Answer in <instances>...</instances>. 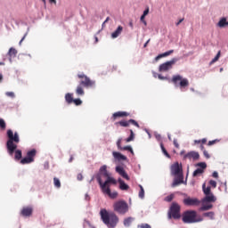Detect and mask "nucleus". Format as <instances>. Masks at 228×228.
I'll return each instance as SVG.
<instances>
[{
	"label": "nucleus",
	"instance_id": "1",
	"mask_svg": "<svg viewBox=\"0 0 228 228\" xmlns=\"http://www.w3.org/2000/svg\"><path fill=\"white\" fill-rule=\"evenodd\" d=\"M96 181L101 188L102 193L108 195L110 199H117L118 192L117 191L111 192L110 184H117L118 181L108 172V166L103 165L100 167L99 172L95 175Z\"/></svg>",
	"mask_w": 228,
	"mask_h": 228
},
{
	"label": "nucleus",
	"instance_id": "2",
	"mask_svg": "<svg viewBox=\"0 0 228 228\" xmlns=\"http://www.w3.org/2000/svg\"><path fill=\"white\" fill-rule=\"evenodd\" d=\"M7 142H6V148L8 154L10 156H13V152H15L14 159L19 161L22 159V151L17 150V143L20 142V137L19 136L18 132H14L12 129L7 130Z\"/></svg>",
	"mask_w": 228,
	"mask_h": 228
},
{
	"label": "nucleus",
	"instance_id": "3",
	"mask_svg": "<svg viewBox=\"0 0 228 228\" xmlns=\"http://www.w3.org/2000/svg\"><path fill=\"white\" fill-rule=\"evenodd\" d=\"M100 216L102 222L108 228H116L117 224H118V216L115 212H108L106 208H102L100 210Z\"/></svg>",
	"mask_w": 228,
	"mask_h": 228
},
{
	"label": "nucleus",
	"instance_id": "4",
	"mask_svg": "<svg viewBox=\"0 0 228 228\" xmlns=\"http://www.w3.org/2000/svg\"><path fill=\"white\" fill-rule=\"evenodd\" d=\"M182 222L183 224H199L204 222V217L197 215V211L195 210H186L182 215Z\"/></svg>",
	"mask_w": 228,
	"mask_h": 228
},
{
	"label": "nucleus",
	"instance_id": "5",
	"mask_svg": "<svg viewBox=\"0 0 228 228\" xmlns=\"http://www.w3.org/2000/svg\"><path fill=\"white\" fill-rule=\"evenodd\" d=\"M168 220H179L181 218V206L177 204V202H173L169 208L167 212Z\"/></svg>",
	"mask_w": 228,
	"mask_h": 228
},
{
	"label": "nucleus",
	"instance_id": "6",
	"mask_svg": "<svg viewBox=\"0 0 228 228\" xmlns=\"http://www.w3.org/2000/svg\"><path fill=\"white\" fill-rule=\"evenodd\" d=\"M113 210L118 215H126L129 211V205L126 200H121L113 204Z\"/></svg>",
	"mask_w": 228,
	"mask_h": 228
},
{
	"label": "nucleus",
	"instance_id": "7",
	"mask_svg": "<svg viewBox=\"0 0 228 228\" xmlns=\"http://www.w3.org/2000/svg\"><path fill=\"white\" fill-rule=\"evenodd\" d=\"M181 60V57H174L172 60L167 61L159 67V72H168V70H172L174 69V65L177 63Z\"/></svg>",
	"mask_w": 228,
	"mask_h": 228
},
{
	"label": "nucleus",
	"instance_id": "8",
	"mask_svg": "<svg viewBox=\"0 0 228 228\" xmlns=\"http://www.w3.org/2000/svg\"><path fill=\"white\" fill-rule=\"evenodd\" d=\"M171 83L174 84L175 86H180L182 92H183V88H186V86L190 85V82H188V79L183 78V76L181 75L173 76L171 79Z\"/></svg>",
	"mask_w": 228,
	"mask_h": 228
},
{
	"label": "nucleus",
	"instance_id": "9",
	"mask_svg": "<svg viewBox=\"0 0 228 228\" xmlns=\"http://www.w3.org/2000/svg\"><path fill=\"white\" fill-rule=\"evenodd\" d=\"M37 156V150L32 149L27 152V157L20 159L21 165H29L35 161V157Z\"/></svg>",
	"mask_w": 228,
	"mask_h": 228
},
{
	"label": "nucleus",
	"instance_id": "10",
	"mask_svg": "<svg viewBox=\"0 0 228 228\" xmlns=\"http://www.w3.org/2000/svg\"><path fill=\"white\" fill-rule=\"evenodd\" d=\"M171 175H175V176H184V175L183 174V164H180L179 162H175L174 163L171 167Z\"/></svg>",
	"mask_w": 228,
	"mask_h": 228
},
{
	"label": "nucleus",
	"instance_id": "11",
	"mask_svg": "<svg viewBox=\"0 0 228 228\" xmlns=\"http://www.w3.org/2000/svg\"><path fill=\"white\" fill-rule=\"evenodd\" d=\"M196 167H200L194 170L192 173V177H197L198 175H200V174H204V170L208 168V164H206V162H199L196 164Z\"/></svg>",
	"mask_w": 228,
	"mask_h": 228
},
{
	"label": "nucleus",
	"instance_id": "12",
	"mask_svg": "<svg viewBox=\"0 0 228 228\" xmlns=\"http://www.w3.org/2000/svg\"><path fill=\"white\" fill-rule=\"evenodd\" d=\"M184 206H200V200L197 198L187 197L183 200Z\"/></svg>",
	"mask_w": 228,
	"mask_h": 228
},
{
	"label": "nucleus",
	"instance_id": "13",
	"mask_svg": "<svg viewBox=\"0 0 228 228\" xmlns=\"http://www.w3.org/2000/svg\"><path fill=\"white\" fill-rule=\"evenodd\" d=\"M200 154H199V151H191L188 153L183 155V159H193V161H197V159H200Z\"/></svg>",
	"mask_w": 228,
	"mask_h": 228
},
{
	"label": "nucleus",
	"instance_id": "14",
	"mask_svg": "<svg viewBox=\"0 0 228 228\" xmlns=\"http://www.w3.org/2000/svg\"><path fill=\"white\" fill-rule=\"evenodd\" d=\"M116 172H117V174L121 175V177H123V179H126V181H129V179H131L129 177V175H127V173L126 172V169H124L121 166L116 167Z\"/></svg>",
	"mask_w": 228,
	"mask_h": 228
},
{
	"label": "nucleus",
	"instance_id": "15",
	"mask_svg": "<svg viewBox=\"0 0 228 228\" xmlns=\"http://www.w3.org/2000/svg\"><path fill=\"white\" fill-rule=\"evenodd\" d=\"M210 202H216L215 194H208L201 200V204H210Z\"/></svg>",
	"mask_w": 228,
	"mask_h": 228
},
{
	"label": "nucleus",
	"instance_id": "16",
	"mask_svg": "<svg viewBox=\"0 0 228 228\" xmlns=\"http://www.w3.org/2000/svg\"><path fill=\"white\" fill-rule=\"evenodd\" d=\"M179 184H186V180L184 182V176H175L171 186L172 188H175V186H179Z\"/></svg>",
	"mask_w": 228,
	"mask_h": 228
},
{
	"label": "nucleus",
	"instance_id": "17",
	"mask_svg": "<svg viewBox=\"0 0 228 228\" xmlns=\"http://www.w3.org/2000/svg\"><path fill=\"white\" fill-rule=\"evenodd\" d=\"M94 85L95 81L91 80L88 77H86L85 80L80 81V86H86V88H88L89 86H94Z\"/></svg>",
	"mask_w": 228,
	"mask_h": 228
},
{
	"label": "nucleus",
	"instance_id": "18",
	"mask_svg": "<svg viewBox=\"0 0 228 228\" xmlns=\"http://www.w3.org/2000/svg\"><path fill=\"white\" fill-rule=\"evenodd\" d=\"M112 155H113V158L118 161H127V157L125 155H122V153L118 151H113Z\"/></svg>",
	"mask_w": 228,
	"mask_h": 228
},
{
	"label": "nucleus",
	"instance_id": "19",
	"mask_svg": "<svg viewBox=\"0 0 228 228\" xmlns=\"http://www.w3.org/2000/svg\"><path fill=\"white\" fill-rule=\"evenodd\" d=\"M122 31H124V27L119 25L117 28V29L111 33V38H113V39L118 38V37H120V35H122Z\"/></svg>",
	"mask_w": 228,
	"mask_h": 228
},
{
	"label": "nucleus",
	"instance_id": "20",
	"mask_svg": "<svg viewBox=\"0 0 228 228\" xmlns=\"http://www.w3.org/2000/svg\"><path fill=\"white\" fill-rule=\"evenodd\" d=\"M31 215H33V208L26 207L22 208L21 210L22 216H31Z\"/></svg>",
	"mask_w": 228,
	"mask_h": 228
},
{
	"label": "nucleus",
	"instance_id": "21",
	"mask_svg": "<svg viewBox=\"0 0 228 228\" xmlns=\"http://www.w3.org/2000/svg\"><path fill=\"white\" fill-rule=\"evenodd\" d=\"M118 183H119V190H122V191H127V190H129V186L122 178H118Z\"/></svg>",
	"mask_w": 228,
	"mask_h": 228
},
{
	"label": "nucleus",
	"instance_id": "22",
	"mask_svg": "<svg viewBox=\"0 0 228 228\" xmlns=\"http://www.w3.org/2000/svg\"><path fill=\"white\" fill-rule=\"evenodd\" d=\"M118 117H129V112H126V111H118V112H115L112 115V119L113 120H117V118H118Z\"/></svg>",
	"mask_w": 228,
	"mask_h": 228
},
{
	"label": "nucleus",
	"instance_id": "23",
	"mask_svg": "<svg viewBox=\"0 0 228 228\" xmlns=\"http://www.w3.org/2000/svg\"><path fill=\"white\" fill-rule=\"evenodd\" d=\"M133 222H134V217H131V216L126 217L123 221V225L125 227H131V224H133Z\"/></svg>",
	"mask_w": 228,
	"mask_h": 228
},
{
	"label": "nucleus",
	"instance_id": "24",
	"mask_svg": "<svg viewBox=\"0 0 228 228\" xmlns=\"http://www.w3.org/2000/svg\"><path fill=\"white\" fill-rule=\"evenodd\" d=\"M74 94L71 93H67L65 94V101L68 104H72L74 102V97H72Z\"/></svg>",
	"mask_w": 228,
	"mask_h": 228
},
{
	"label": "nucleus",
	"instance_id": "25",
	"mask_svg": "<svg viewBox=\"0 0 228 228\" xmlns=\"http://www.w3.org/2000/svg\"><path fill=\"white\" fill-rule=\"evenodd\" d=\"M202 190H203L204 195H212L213 194V192H211V187H209V186L206 187V183L202 184Z\"/></svg>",
	"mask_w": 228,
	"mask_h": 228
},
{
	"label": "nucleus",
	"instance_id": "26",
	"mask_svg": "<svg viewBox=\"0 0 228 228\" xmlns=\"http://www.w3.org/2000/svg\"><path fill=\"white\" fill-rule=\"evenodd\" d=\"M209 209H213V204H202L200 208V211H209Z\"/></svg>",
	"mask_w": 228,
	"mask_h": 228
},
{
	"label": "nucleus",
	"instance_id": "27",
	"mask_svg": "<svg viewBox=\"0 0 228 228\" xmlns=\"http://www.w3.org/2000/svg\"><path fill=\"white\" fill-rule=\"evenodd\" d=\"M139 188H140V191H139V194H138V197L139 199H145V190L143 189V186H142V184H139Z\"/></svg>",
	"mask_w": 228,
	"mask_h": 228
},
{
	"label": "nucleus",
	"instance_id": "28",
	"mask_svg": "<svg viewBox=\"0 0 228 228\" xmlns=\"http://www.w3.org/2000/svg\"><path fill=\"white\" fill-rule=\"evenodd\" d=\"M217 26L219 28H225V26H227V18H222L218 23Z\"/></svg>",
	"mask_w": 228,
	"mask_h": 228
},
{
	"label": "nucleus",
	"instance_id": "29",
	"mask_svg": "<svg viewBox=\"0 0 228 228\" xmlns=\"http://www.w3.org/2000/svg\"><path fill=\"white\" fill-rule=\"evenodd\" d=\"M203 216L209 218L210 220H215V212L213 211L205 212L203 213Z\"/></svg>",
	"mask_w": 228,
	"mask_h": 228
},
{
	"label": "nucleus",
	"instance_id": "30",
	"mask_svg": "<svg viewBox=\"0 0 228 228\" xmlns=\"http://www.w3.org/2000/svg\"><path fill=\"white\" fill-rule=\"evenodd\" d=\"M129 120L126 121V120H121V121H118L116 123V126H121V127H129Z\"/></svg>",
	"mask_w": 228,
	"mask_h": 228
},
{
	"label": "nucleus",
	"instance_id": "31",
	"mask_svg": "<svg viewBox=\"0 0 228 228\" xmlns=\"http://www.w3.org/2000/svg\"><path fill=\"white\" fill-rule=\"evenodd\" d=\"M8 56H11L12 58H15L17 56V50L13 47H11L8 52Z\"/></svg>",
	"mask_w": 228,
	"mask_h": 228
},
{
	"label": "nucleus",
	"instance_id": "32",
	"mask_svg": "<svg viewBox=\"0 0 228 228\" xmlns=\"http://www.w3.org/2000/svg\"><path fill=\"white\" fill-rule=\"evenodd\" d=\"M76 94H77V95H85V90H83L81 84H79V86H77Z\"/></svg>",
	"mask_w": 228,
	"mask_h": 228
},
{
	"label": "nucleus",
	"instance_id": "33",
	"mask_svg": "<svg viewBox=\"0 0 228 228\" xmlns=\"http://www.w3.org/2000/svg\"><path fill=\"white\" fill-rule=\"evenodd\" d=\"M160 148L165 157L170 159V154L168 153V151H167V149H165L163 142H160Z\"/></svg>",
	"mask_w": 228,
	"mask_h": 228
},
{
	"label": "nucleus",
	"instance_id": "34",
	"mask_svg": "<svg viewBox=\"0 0 228 228\" xmlns=\"http://www.w3.org/2000/svg\"><path fill=\"white\" fill-rule=\"evenodd\" d=\"M120 151H128V152H131L132 156H134V151L131 146H124L120 149Z\"/></svg>",
	"mask_w": 228,
	"mask_h": 228
},
{
	"label": "nucleus",
	"instance_id": "35",
	"mask_svg": "<svg viewBox=\"0 0 228 228\" xmlns=\"http://www.w3.org/2000/svg\"><path fill=\"white\" fill-rule=\"evenodd\" d=\"M54 187L55 188H61V183L60 182V179L57 177L53 178Z\"/></svg>",
	"mask_w": 228,
	"mask_h": 228
},
{
	"label": "nucleus",
	"instance_id": "36",
	"mask_svg": "<svg viewBox=\"0 0 228 228\" xmlns=\"http://www.w3.org/2000/svg\"><path fill=\"white\" fill-rule=\"evenodd\" d=\"M220 54H221V52L219 51L216 55V58L212 59V61H210V65H213V63H216V61H218L219 58H220Z\"/></svg>",
	"mask_w": 228,
	"mask_h": 228
},
{
	"label": "nucleus",
	"instance_id": "37",
	"mask_svg": "<svg viewBox=\"0 0 228 228\" xmlns=\"http://www.w3.org/2000/svg\"><path fill=\"white\" fill-rule=\"evenodd\" d=\"M134 140V132L133 130H130V135L128 138H126V142H133Z\"/></svg>",
	"mask_w": 228,
	"mask_h": 228
},
{
	"label": "nucleus",
	"instance_id": "38",
	"mask_svg": "<svg viewBox=\"0 0 228 228\" xmlns=\"http://www.w3.org/2000/svg\"><path fill=\"white\" fill-rule=\"evenodd\" d=\"M73 102L76 106H81L83 104V101H81V99L79 98L73 99Z\"/></svg>",
	"mask_w": 228,
	"mask_h": 228
},
{
	"label": "nucleus",
	"instance_id": "39",
	"mask_svg": "<svg viewBox=\"0 0 228 228\" xmlns=\"http://www.w3.org/2000/svg\"><path fill=\"white\" fill-rule=\"evenodd\" d=\"M29 33V28H27V32L24 34L23 37L20 39V41L19 42V45H22V42H24V40L26 39V37H28V34Z\"/></svg>",
	"mask_w": 228,
	"mask_h": 228
},
{
	"label": "nucleus",
	"instance_id": "40",
	"mask_svg": "<svg viewBox=\"0 0 228 228\" xmlns=\"http://www.w3.org/2000/svg\"><path fill=\"white\" fill-rule=\"evenodd\" d=\"M172 200H174V194L167 195V196L165 198V201H166V202H172Z\"/></svg>",
	"mask_w": 228,
	"mask_h": 228
},
{
	"label": "nucleus",
	"instance_id": "41",
	"mask_svg": "<svg viewBox=\"0 0 228 228\" xmlns=\"http://www.w3.org/2000/svg\"><path fill=\"white\" fill-rule=\"evenodd\" d=\"M0 127L2 129H6V122H4V119L0 118Z\"/></svg>",
	"mask_w": 228,
	"mask_h": 228
},
{
	"label": "nucleus",
	"instance_id": "42",
	"mask_svg": "<svg viewBox=\"0 0 228 228\" xmlns=\"http://www.w3.org/2000/svg\"><path fill=\"white\" fill-rule=\"evenodd\" d=\"M174 53V50H169L162 53L163 58H167V56H170Z\"/></svg>",
	"mask_w": 228,
	"mask_h": 228
},
{
	"label": "nucleus",
	"instance_id": "43",
	"mask_svg": "<svg viewBox=\"0 0 228 228\" xmlns=\"http://www.w3.org/2000/svg\"><path fill=\"white\" fill-rule=\"evenodd\" d=\"M5 95L7 97H11L12 99H15V93H13V92H6Z\"/></svg>",
	"mask_w": 228,
	"mask_h": 228
},
{
	"label": "nucleus",
	"instance_id": "44",
	"mask_svg": "<svg viewBox=\"0 0 228 228\" xmlns=\"http://www.w3.org/2000/svg\"><path fill=\"white\" fill-rule=\"evenodd\" d=\"M122 138H119L118 141H117V147L118 149L120 151L122 149Z\"/></svg>",
	"mask_w": 228,
	"mask_h": 228
},
{
	"label": "nucleus",
	"instance_id": "45",
	"mask_svg": "<svg viewBox=\"0 0 228 228\" xmlns=\"http://www.w3.org/2000/svg\"><path fill=\"white\" fill-rule=\"evenodd\" d=\"M138 227H140V228H152L151 226V224H141L140 225H138Z\"/></svg>",
	"mask_w": 228,
	"mask_h": 228
},
{
	"label": "nucleus",
	"instance_id": "46",
	"mask_svg": "<svg viewBox=\"0 0 228 228\" xmlns=\"http://www.w3.org/2000/svg\"><path fill=\"white\" fill-rule=\"evenodd\" d=\"M130 124H133V126H135V127H140V125L136 122L134 119H129Z\"/></svg>",
	"mask_w": 228,
	"mask_h": 228
},
{
	"label": "nucleus",
	"instance_id": "47",
	"mask_svg": "<svg viewBox=\"0 0 228 228\" xmlns=\"http://www.w3.org/2000/svg\"><path fill=\"white\" fill-rule=\"evenodd\" d=\"M154 135H155L156 140H158V142H161V134L155 132Z\"/></svg>",
	"mask_w": 228,
	"mask_h": 228
},
{
	"label": "nucleus",
	"instance_id": "48",
	"mask_svg": "<svg viewBox=\"0 0 228 228\" xmlns=\"http://www.w3.org/2000/svg\"><path fill=\"white\" fill-rule=\"evenodd\" d=\"M203 156H205L207 159H209V158H211V155H209V153L206 150L203 151Z\"/></svg>",
	"mask_w": 228,
	"mask_h": 228
},
{
	"label": "nucleus",
	"instance_id": "49",
	"mask_svg": "<svg viewBox=\"0 0 228 228\" xmlns=\"http://www.w3.org/2000/svg\"><path fill=\"white\" fill-rule=\"evenodd\" d=\"M209 184H210V186H212L213 188H216V181H215V180H210V181H209Z\"/></svg>",
	"mask_w": 228,
	"mask_h": 228
},
{
	"label": "nucleus",
	"instance_id": "50",
	"mask_svg": "<svg viewBox=\"0 0 228 228\" xmlns=\"http://www.w3.org/2000/svg\"><path fill=\"white\" fill-rule=\"evenodd\" d=\"M86 225H88L89 227H92V224H90V221H88V220H86V219L84 220V227H85Z\"/></svg>",
	"mask_w": 228,
	"mask_h": 228
},
{
	"label": "nucleus",
	"instance_id": "51",
	"mask_svg": "<svg viewBox=\"0 0 228 228\" xmlns=\"http://www.w3.org/2000/svg\"><path fill=\"white\" fill-rule=\"evenodd\" d=\"M158 77H159L161 81H165L166 79H168V77H163V75H161V74L158 75Z\"/></svg>",
	"mask_w": 228,
	"mask_h": 228
},
{
	"label": "nucleus",
	"instance_id": "52",
	"mask_svg": "<svg viewBox=\"0 0 228 228\" xmlns=\"http://www.w3.org/2000/svg\"><path fill=\"white\" fill-rule=\"evenodd\" d=\"M173 143L176 149H179V142H177V139H174Z\"/></svg>",
	"mask_w": 228,
	"mask_h": 228
},
{
	"label": "nucleus",
	"instance_id": "53",
	"mask_svg": "<svg viewBox=\"0 0 228 228\" xmlns=\"http://www.w3.org/2000/svg\"><path fill=\"white\" fill-rule=\"evenodd\" d=\"M142 15H143L144 17H147V15H149V7H147V8L143 11Z\"/></svg>",
	"mask_w": 228,
	"mask_h": 228
},
{
	"label": "nucleus",
	"instance_id": "54",
	"mask_svg": "<svg viewBox=\"0 0 228 228\" xmlns=\"http://www.w3.org/2000/svg\"><path fill=\"white\" fill-rule=\"evenodd\" d=\"M161 58H163V53H160L157 57H155V61H159V60H161Z\"/></svg>",
	"mask_w": 228,
	"mask_h": 228
},
{
	"label": "nucleus",
	"instance_id": "55",
	"mask_svg": "<svg viewBox=\"0 0 228 228\" xmlns=\"http://www.w3.org/2000/svg\"><path fill=\"white\" fill-rule=\"evenodd\" d=\"M212 177H215V179H218V172L214 171L212 174Z\"/></svg>",
	"mask_w": 228,
	"mask_h": 228
},
{
	"label": "nucleus",
	"instance_id": "56",
	"mask_svg": "<svg viewBox=\"0 0 228 228\" xmlns=\"http://www.w3.org/2000/svg\"><path fill=\"white\" fill-rule=\"evenodd\" d=\"M215 143H216V140L209 141L208 145L211 146V145H215Z\"/></svg>",
	"mask_w": 228,
	"mask_h": 228
},
{
	"label": "nucleus",
	"instance_id": "57",
	"mask_svg": "<svg viewBox=\"0 0 228 228\" xmlns=\"http://www.w3.org/2000/svg\"><path fill=\"white\" fill-rule=\"evenodd\" d=\"M128 26L131 28V29H134V26L133 25V20H129Z\"/></svg>",
	"mask_w": 228,
	"mask_h": 228
},
{
	"label": "nucleus",
	"instance_id": "58",
	"mask_svg": "<svg viewBox=\"0 0 228 228\" xmlns=\"http://www.w3.org/2000/svg\"><path fill=\"white\" fill-rule=\"evenodd\" d=\"M85 200H86L87 202L90 201V195H88V193H86Z\"/></svg>",
	"mask_w": 228,
	"mask_h": 228
},
{
	"label": "nucleus",
	"instance_id": "59",
	"mask_svg": "<svg viewBox=\"0 0 228 228\" xmlns=\"http://www.w3.org/2000/svg\"><path fill=\"white\" fill-rule=\"evenodd\" d=\"M77 181H83V175L82 174L77 175Z\"/></svg>",
	"mask_w": 228,
	"mask_h": 228
},
{
	"label": "nucleus",
	"instance_id": "60",
	"mask_svg": "<svg viewBox=\"0 0 228 228\" xmlns=\"http://www.w3.org/2000/svg\"><path fill=\"white\" fill-rule=\"evenodd\" d=\"M78 76V77L80 78V79H83V77H85V79H86V75H85V74H79V75H77Z\"/></svg>",
	"mask_w": 228,
	"mask_h": 228
},
{
	"label": "nucleus",
	"instance_id": "61",
	"mask_svg": "<svg viewBox=\"0 0 228 228\" xmlns=\"http://www.w3.org/2000/svg\"><path fill=\"white\" fill-rule=\"evenodd\" d=\"M44 167L45 168V170L49 169V162H45Z\"/></svg>",
	"mask_w": 228,
	"mask_h": 228
},
{
	"label": "nucleus",
	"instance_id": "62",
	"mask_svg": "<svg viewBox=\"0 0 228 228\" xmlns=\"http://www.w3.org/2000/svg\"><path fill=\"white\" fill-rule=\"evenodd\" d=\"M144 131L147 133L149 138H151L152 135L151 134V132H149V129L145 128Z\"/></svg>",
	"mask_w": 228,
	"mask_h": 228
},
{
	"label": "nucleus",
	"instance_id": "63",
	"mask_svg": "<svg viewBox=\"0 0 228 228\" xmlns=\"http://www.w3.org/2000/svg\"><path fill=\"white\" fill-rule=\"evenodd\" d=\"M149 42H151V39H148L144 45H143V47H147V45H149Z\"/></svg>",
	"mask_w": 228,
	"mask_h": 228
},
{
	"label": "nucleus",
	"instance_id": "64",
	"mask_svg": "<svg viewBox=\"0 0 228 228\" xmlns=\"http://www.w3.org/2000/svg\"><path fill=\"white\" fill-rule=\"evenodd\" d=\"M183 20H184V19H181L179 21H177L175 23V26H179V24H181V22H183Z\"/></svg>",
	"mask_w": 228,
	"mask_h": 228
}]
</instances>
